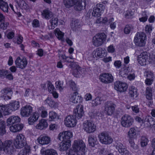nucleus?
<instances>
[{
	"instance_id": "obj_1",
	"label": "nucleus",
	"mask_w": 155,
	"mask_h": 155,
	"mask_svg": "<svg viewBox=\"0 0 155 155\" xmlns=\"http://www.w3.org/2000/svg\"><path fill=\"white\" fill-rule=\"evenodd\" d=\"M20 104L18 101H13L8 104L0 106V111L2 112L5 115H8L18 110Z\"/></svg>"
},
{
	"instance_id": "obj_2",
	"label": "nucleus",
	"mask_w": 155,
	"mask_h": 155,
	"mask_svg": "<svg viewBox=\"0 0 155 155\" xmlns=\"http://www.w3.org/2000/svg\"><path fill=\"white\" fill-rule=\"evenodd\" d=\"M63 3L67 8H70L74 5L75 10L80 11L83 9L82 0H64Z\"/></svg>"
},
{
	"instance_id": "obj_3",
	"label": "nucleus",
	"mask_w": 155,
	"mask_h": 155,
	"mask_svg": "<svg viewBox=\"0 0 155 155\" xmlns=\"http://www.w3.org/2000/svg\"><path fill=\"white\" fill-rule=\"evenodd\" d=\"M146 36L145 34L143 32L137 33L134 37V42L137 46L143 47L145 45Z\"/></svg>"
},
{
	"instance_id": "obj_4",
	"label": "nucleus",
	"mask_w": 155,
	"mask_h": 155,
	"mask_svg": "<svg viewBox=\"0 0 155 155\" xmlns=\"http://www.w3.org/2000/svg\"><path fill=\"white\" fill-rule=\"evenodd\" d=\"M85 143L81 139L74 140L72 145V149L84 154L85 153Z\"/></svg>"
},
{
	"instance_id": "obj_5",
	"label": "nucleus",
	"mask_w": 155,
	"mask_h": 155,
	"mask_svg": "<svg viewBox=\"0 0 155 155\" xmlns=\"http://www.w3.org/2000/svg\"><path fill=\"white\" fill-rule=\"evenodd\" d=\"M106 38L107 36L104 33L97 34L93 38V44L96 47L101 46L106 41Z\"/></svg>"
},
{
	"instance_id": "obj_6",
	"label": "nucleus",
	"mask_w": 155,
	"mask_h": 155,
	"mask_svg": "<svg viewBox=\"0 0 155 155\" xmlns=\"http://www.w3.org/2000/svg\"><path fill=\"white\" fill-rule=\"evenodd\" d=\"M14 144L17 148H22L26 144V139L25 136L22 134H17L14 140Z\"/></svg>"
},
{
	"instance_id": "obj_7",
	"label": "nucleus",
	"mask_w": 155,
	"mask_h": 155,
	"mask_svg": "<svg viewBox=\"0 0 155 155\" xmlns=\"http://www.w3.org/2000/svg\"><path fill=\"white\" fill-rule=\"evenodd\" d=\"M74 61L73 58L72 56L67 57L66 60L65 61V62L72 63L71 65L72 68H75L74 71L73 73L74 74V75L77 76L81 74L82 72V71H84V69L81 68L76 63L74 62ZM76 77L77 76H76Z\"/></svg>"
},
{
	"instance_id": "obj_8",
	"label": "nucleus",
	"mask_w": 155,
	"mask_h": 155,
	"mask_svg": "<svg viewBox=\"0 0 155 155\" xmlns=\"http://www.w3.org/2000/svg\"><path fill=\"white\" fill-rule=\"evenodd\" d=\"M83 130L88 133L94 132L96 130V125L94 123L89 120L84 121L83 124Z\"/></svg>"
},
{
	"instance_id": "obj_9",
	"label": "nucleus",
	"mask_w": 155,
	"mask_h": 155,
	"mask_svg": "<svg viewBox=\"0 0 155 155\" xmlns=\"http://www.w3.org/2000/svg\"><path fill=\"white\" fill-rule=\"evenodd\" d=\"M133 122V118L128 115L125 114L121 118V124L124 127H129L132 125Z\"/></svg>"
},
{
	"instance_id": "obj_10",
	"label": "nucleus",
	"mask_w": 155,
	"mask_h": 155,
	"mask_svg": "<svg viewBox=\"0 0 155 155\" xmlns=\"http://www.w3.org/2000/svg\"><path fill=\"white\" fill-rule=\"evenodd\" d=\"M98 137L100 141L103 144H110L113 141L111 137L105 132H102L99 134Z\"/></svg>"
},
{
	"instance_id": "obj_11",
	"label": "nucleus",
	"mask_w": 155,
	"mask_h": 155,
	"mask_svg": "<svg viewBox=\"0 0 155 155\" xmlns=\"http://www.w3.org/2000/svg\"><path fill=\"white\" fill-rule=\"evenodd\" d=\"M77 123L76 119L73 115H68L66 117L64 120V124L67 127H74Z\"/></svg>"
},
{
	"instance_id": "obj_12",
	"label": "nucleus",
	"mask_w": 155,
	"mask_h": 155,
	"mask_svg": "<svg viewBox=\"0 0 155 155\" xmlns=\"http://www.w3.org/2000/svg\"><path fill=\"white\" fill-rule=\"evenodd\" d=\"M2 150L6 153L11 154L13 151L12 142L11 140H6L3 143Z\"/></svg>"
},
{
	"instance_id": "obj_13",
	"label": "nucleus",
	"mask_w": 155,
	"mask_h": 155,
	"mask_svg": "<svg viewBox=\"0 0 155 155\" xmlns=\"http://www.w3.org/2000/svg\"><path fill=\"white\" fill-rule=\"evenodd\" d=\"M33 112V107L30 105H26L22 107L20 110V114L23 117H29Z\"/></svg>"
},
{
	"instance_id": "obj_14",
	"label": "nucleus",
	"mask_w": 155,
	"mask_h": 155,
	"mask_svg": "<svg viewBox=\"0 0 155 155\" xmlns=\"http://www.w3.org/2000/svg\"><path fill=\"white\" fill-rule=\"evenodd\" d=\"M107 53L104 49L99 48L94 51L92 53L93 57L94 58H102L105 57Z\"/></svg>"
},
{
	"instance_id": "obj_15",
	"label": "nucleus",
	"mask_w": 155,
	"mask_h": 155,
	"mask_svg": "<svg viewBox=\"0 0 155 155\" xmlns=\"http://www.w3.org/2000/svg\"><path fill=\"white\" fill-rule=\"evenodd\" d=\"M15 64L17 68L23 69L27 66L28 62L25 58H21L20 57H18L15 61Z\"/></svg>"
},
{
	"instance_id": "obj_16",
	"label": "nucleus",
	"mask_w": 155,
	"mask_h": 155,
	"mask_svg": "<svg viewBox=\"0 0 155 155\" xmlns=\"http://www.w3.org/2000/svg\"><path fill=\"white\" fill-rule=\"evenodd\" d=\"M73 137L72 133L70 131H63L60 133L58 136L61 141H70L69 139Z\"/></svg>"
},
{
	"instance_id": "obj_17",
	"label": "nucleus",
	"mask_w": 155,
	"mask_h": 155,
	"mask_svg": "<svg viewBox=\"0 0 155 155\" xmlns=\"http://www.w3.org/2000/svg\"><path fill=\"white\" fill-rule=\"evenodd\" d=\"M37 142L39 144L43 145H47L51 142V138L44 134L41 135L37 139Z\"/></svg>"
},
{
	"instance_id": "obj_18",
	"label": "nucleus",
	"mask_w": 155,
	"mask_h": 155,
	"mask_svg": "<svg viewBox=\"0 0 155 155\" xmlns=\"http://www.w3.org/2000/svg\"><path fill=\"white\" fill-rule=\"evenodd\" d=\"M114 85L115 89L120 92L126 91L127 88V84L126 83L120 81L115 82Z\"/></svg>"
},
{
	"instance_id": "obj_19",
	"label": "nucleus",
	"mask_w": 155,
	"mask_h": 155,
	"mask_svg": "<svg viewBox=\"0 0 155 155\" xmlns=\"http://www.w3.org/2000/svg\"><path fill=\"white\" fill-rule=\"evenodd\" d=\"M148 58V53L146 51L143 52L138 56L137 60L138 62L141 65H146Z\"/></svg>"
},
{
	"instance_id": "obj_20",
	"label": "nucleus",
	"mask_w": 155,
	"mask_h": 155,
	"mask_svg": "<svg viewBox=\"0 0 155 155\" xmlns=\"http://www.w3.org/2000/svg\"><path fill=\"white\" fill-rule=\"evenodd\" d=\"M100 79L104 83L111 82L113 80V77L111 74L104 73L100 75Z\"/></svg>"
},
{
	"instance_id": "obj_21",
	"label": "nucleus",
	"mask_w": 155,
	"mask_h": 155,
	"mask_svg": "<svg viewBox=\"0 0 155 155\" xmlns=\"http://www.w3.org/2000/svg\"><path fill=\"white\" fill-rule=\"evenodd\" d=\"M115 105L110 102H107L105 105V110L108 115H111L114 112Z\"/></svg>"
},
{
	"instance_id": "obj_22",
	"label": "nucleus",
	"mask_w": 155,
	"mask_h": 155,
	"mask_svg": "<svg viewBox=\"0 0 155 155\" xmlns=\"http://www.w3.org/2000/svg\"><path fill=\"white\" fill-rule=\"evenodd\" d=\"M73 114L76 118L78 119L81 118L84 114L83 106L81 105H78L74 109Z\"/></svg>"
},
{
	"instance_id": "obj_23",
	"label": "nucleus",
	"mask_w": 155,
	"mask_h": 155,
	"mask_svg": "<svg viewBox=\"0 0 155 155\" xmlns=\"http://www.w3.org/2000/svg\"><path fill=\"white\" fill-rule=\"evenodd\" d=\"M2 97L5 100H7L11 99L12 94V91L9 88L4 89L2 90Z\"/></svg>"
},
{
	"instance_id": "obj_24",
	"label": "nucleus",
	"mask_w": 155,
	"mask_h": 155,
	"mask_svg": "<svg viewBox=\"0 0 155 155\" xmlns=\"http://www.w3.org/2000/svg\"><path fill=\"white\" fill-rule=\"evenodd\" d=\"M21 119L18 116H12L10 117L7 120V126L13 124L15 123H19Z\"/></svg>"
},
{
	"instance_id": "obj_25",
	"label": "nucleus",
	"mask_w": 155,
	"mask_h": 155,
	"mask_svg": "<svg viewBox=\"0 0 155 155\" xmlns=\"http://www.w3.org/2000/svg\"><path fill=\"white\" fill-rule=\"evenodd\" d=\"M48 127V123L45 119H42L39 121V123L35 126L37 129L43 130L46 129Z\"/></svg>"
},
{
	"instance_id": "obj_26",
	"label": "nucleus",
	"mask_w": 155,
	"mask_h": 155,
	"mask_svg": "<svg viewBox=\"0 0 155 155\" xmlns=\"http://www.w3.org/2000/svg\"><path fill=\"white\" fill-rule=\"evenodd\" d=\"M137 130L134 127H131L127 133V137L130 140L137 138Z\"/></svg>"
},
{
	"instance_id": "obj_27",
	"label": "nucleus",
	"mask_w": 155,
	"mask_h": 155,
	"mask_svg": "<svg viewBox=\"0 0 155 155\" xmlns=\"http://www.w3.org/2000/svg\"><path fill=\"white\" fill-rule=\"evenodd\" d=\"M39 114L36 112H35L28 119V121L29 125L33 124L38 119Z\"/></svg>"
},
{
	"instance_id": "obj_28",
	"label": "nucleus",
	"mask_w": 155,
	"mask_h": 155,
	"mask_svg": "<svg viewBox=\"0 0 155 155\" xmlns=\"http://www.w3.org/2000/svg\"><path fill=\"white\" fill-rule=\"evenodd\" d=\"M18 6L21 9H27L29 8L28 5L23 0H14Z\"/></svg>"
},
{
	"instance_id": "obj_29",
	"label": "nucleus",
	"mask_w": 155,
	"mask_h": 155,
	"mask_svg": "<svg viewBox=\"0 0 155 155\" xmlns=\"http://www.w3.org/2000/svg\"><path fill=\"white\" fill-rule=\"evenodd\" d=\"M23 127L22 124H17L10 126V130L13 133L17 132L21 130Z\"/></svg>"
},
{
	"instance_id": "obj_30",
	"label": "nucleus",
	"mask_w": 155,
	"mask_h": 155,
	"mask_svg": "<svg viewBox=\"0 0 155 155\" xmlns=\"http://www.w3.org/2000/svg\"><path fill=\"white\" fill-rule=\"evenodd\" d=\"M135 10L134 8H130L126 11L124 13V16L127 19H132L134 17Z\"/></svg>"
},
{
	"instance_id": "obj_31",
	"label": "nucleus",
	"mask_w": 155,
	"mask_h": 155,
	"mask_svg": "<svg viewBox=\"0 0 155 155\" xmlns=\"http://www.w3.org/2000/svg\"><path fill=\"white\" fill-rule=\"evenodd\" d=\"M43 17L46 19H49L53 16L52 12L48 9L44 10L41 13Z\"/></svg>"
},
{
	"instance_id": "obj_32",
	"label": "nucleus",
	"mask_w": 155,
	"mask_h": 155,
	"mask_svg": "<svg viewBox=\"0 0 155 155\" xmlns=\"http://www.w3.org/2000/svg\"><path fill=\"white\" fill-rule=\"evenodd\" d=\"M78 94V93L77 92H74L70 98V101L75 104L79 102L80 99L81 98V96H77Z\"/></svg>"
},
{
	"instance_id": "obj_33",
	"label": "nucleus",
	"mask_w": 155,
	"mask_h": 155,
	"mask_svg": "<svg viewBox=\"0 0 155 155\" xmlns=\"http://www.w3.org/2000/svg\"><path fill=\"white\" fill-rule=\"evenodd\" d=\"M48 116V120L51 121H55L59 118V116L57 114L53 111L49 112Z\"/></svg>"
},
{
	"instance_id": "obj_34",
	"label": "nucleus",
	"mask_w": 155,
	"mask_h": 155,
	"mask_svg": "<svg viewBox=\"0 0 155 155\" xmlns=\"http://www.w3.org/2000/svg\"><path fill=\"white\" fill-rule=\"evenodd\" d=\"M71 28L74 30L76 31L81 27L80 22L77 19L73 20L71 24Z\"/></svg>"
},
{
	"instance_id": "obj_35",
	"label": "nucleus",
	"mask_w": 155,
	"mask_h": 155,
	"mask_svg": "<svg viewBox=\"0 0 155 155\" xmlns=\"http://www.w3.org/2000/svg\"><path fill=\"white\" fill-rule=\"evenodd\" d=\"M41 152L42 155H58L56 151L53 149H47L45 151L41 150Z\"/></svg>"
},
{
	"instance_id": "obj_36",
	"label": "nucleus",
	"mask_w": 155,
	"mask_h": 155,
	"mask_svg": "<svg viewBox=\"0 0 155 155\" xmlns=\"http://www.w3.org/2000/svg\"><path fill=\"white\" fill-rule=\"evenodd\" d=\"M63 142L62 143V144L60 146V150L61 151H64L67 150L70 147V141L68 140L63 141Z\"/></svg>"
},
{
	"instance_id": "obj_37",
	"label": "nucleus",
	"mask_w": 155,
	"mask_h": 155,
	"mask_svg": "<svg viewBox=\"0 0 155 155\" xmlns=\"http://www.w3.org/2000/svg\"><path fill=\"white\" fill-rule=\"evenodd\" d=\"M58 19L57 18H53L50 21L51 25L49 26V29H54L57 25Z\"/></svg>"
},
{
	"instance_id": "obj_38",
	"label": "nucleus",
	"mask_w": 155,
	"mask_h": 155,
	"mask_svg": "<svg viewBox=\"0 0 155 155\" xmlns=\"http://www.w3.org/2000/svg\"><path fill=\"white\" fill-rule=\"evenodd\" d=\"M129 94L131 97H136L137 96V88L134 86L130 87L129 89Z\"/></svg>"
},
{
	"instance_id": "obj_39",
	"label": "nucleus",
	"mask_w": 155,
	"mask_h": 155,
	"mask_svg": "<svg viewBox=\"0 0 155 155\" xmlns=\"http://www.w3.org/2000/svg\"><path fill=\"white\" fill-rule=\"evenodd\" d=\"M103 99L99 97H96L94 100L92 101V105L93 107L96 106L101 104Z\"/></svg>"
},
{
	"instance_id": "obj_40",
	"label": "nucleus",
	"mask_w": 155,
	"mask_h": 155,
	"mask_svg": "<svg viewBox=\"0 0 155 155\" xmlns=\"http://www.w3.org/2000/svg\"><path fill=\"white\" fill-rule=\"evenodd\" d=\"M54 33L57 38L61 41L63 40L64 33L58 28H56L54 31Z\"/></svg>"
},
{
	"instance_id": "obj_41",
	"label": "nucleus",
	"mask_w": 155,
	"mask_h": 155,
	"mask_svg": "<svg viewBox=\"0 0 155 155\" xmlns=\"http://www.w3.org/2000/svg\"><path fill=\"white\" fill-rule=\"evenodd\" d=\"M108 20L106 17H100L97 18L95 23L97 24L101 23L106 24L107 23Z\"/></svg>"
},
{
	"instance_id": "obj_42",
	"label": "nucleus",
	"mask_w": 155,
	"mask_h": 155,
	"mask_svg": "<svg viewBox=\"0 0 155 155\" xmlns=\"http://www.w3.org/2000/svg\"><path fill=\"white\" fill-rule=\"evenodd\" d=\"M8 5L7 3L3 1L0 2V8L3 12H8Z\"/></svg>"
},
{
	"instance_id": "obj_43",
	"label": "nucleus",
	"mask_w": 155,
	"mask_h": 155,
	"mask_svg": "<svg viewBox=\"0 0 155 155\" xmlns=\"http://www.w3.org/2000/svg\"><path fill=\"white\" fill-rule=\"evenodd\" d=\"M39 112H41V116L43 118H45L48 115L46 109L43 106L41 107L38 108Z\"/></svg>"
},
{
	"instance_id": "obj_44",
	"label": "nucleus",
	"mask_w": 155,
	"mask_h": 155,
	"mask_svg": "<svg viewBox=\"0 0 155 155\" xmlns=\"http://www.w3.org/2000/svg\"><path fill=\"white\" fill-rule=\"evenodd\" d=\"M97 139L96 137L90 136L88 137V142L90 145L94 147L96 144Z\"/></svg>"
},
{
	"instance_id": "obj_45",
	"label": "nucleus",
	"mask_w": 155,
	"mask_h": 155,
	"mask_svg": "<svg viewBox=\"0 0 155 155\" xmlns=\"http://www.w3.org/2000/svg\"><path fill=\"white\" fill-rule=\"evenodd\" d=\"M30 147L28 146H26L20 152L19 155H28L30 151Z\"/></svg>"
},
{
	"instance_id": "obj_46",
	"label": "nucleus",
	"mask_w": 155,
	"mask_h": 155,
	"mask_svg": "<svg viewBox=\"0 0 155 155\" xmlns=\"http://www.w3.org/2000/svg\"><path fill=\"white\" fill-rule=\"evenodd\" d=\"M85 154L79 152L76 150H74L71 149L67 153V155H84Z\"/></svg>"
},
{
	"instance_id": "obj_47",
	"label": "nucleus",
	"mask_w": 155,
	"mask_h": 155,
	"mask_svg": "<svg viewBox=\"0 0 155 155\" xmlns=\"http://www.w3.org/2000/svg\"><path fill=\"white\" fill-rule=\"evenodd\" d=\"M146 96L147 99L151 100L152 98V91L150 87H148L146 90Z\"/></svg>"
},
{
	"instance_id": "obj_48",
	"label": "nucleus",
	"mask_w": 155,
	"mask_h": 155,
	"mask_svg": "<svg viewBox=\"0 0 155 155\" xmlns=\"http://www.w3.org/2000/svg\"><path fill=\"white\" fill-rule=\"evenodd\" d=\"M132 72V69L131 68L129 67H125L124 69V70L122 71L121 72V74L124 75H127L130 74Z\"/></svg>"
},
{
	"instance_id": "obj_49",
	"label": "nucleus",
	"mask_w": 155,
	"mask_h": 155,
	"mask_svg": "<svg viewBox=\"0 0 155 155\" xmlns=\"http://www.w3.org/2000/svg\"><path fill=\"white\" fill-rule=\"evenodd\" d=\"M5 132V123L3 121L0 120V135L4 134Z\"/></svg>"
},
{
	"instance_id": "obj_50",
	"label": "nucleus",
	"mask_w": 155,
	"mask_h": 155,
	"mask_svg": "<svg viewBox=\"0 0 155 155\" xmlns=\"http://www.w3.org/2000/svg\"><path fill=\"white\" fill-rule=\"evenodd\" d=\"M102 12L97 10L94 7L93 8V11L92 12V15L96 17H99L101 15Z\"/></svg>"
},
{
	"instance_id": "obj_51",
	"label": "nucleus",
	"mask_w": 155,
	"mask_h": 155,
	"mask_svg": "<svg viewBox=\"0 0 155 155\" xmlns=\"http://www.w3.org/2000/svg\"><path fill=\"white\" fill-rule=\"evenodd\" d=\"M148 140L146 137L142 136L141 138L140 144L141 147H144L146 146L147 144Z\"/></svg>"
},
{
	"instance_id": "obj_52",
	"label": "nucleus",
	"mask_w": 155,
	"mask_h": 155,
	"mask_svg": "<svg viewBox=\"0 0 155 155\" xmlns=\"http://www.w3.org/2000/svg\"><path fill=\"white\" fill-rule=\"evenodd\" d=\"M47 87L48 91L50 93L53 92L55 90V88L54 85L51 81H48L47 82Z\"/></svg>"
},
{
	"instance_id": "obj_53",
	"label": "nucleus",
	"mask_w": 155,
	"mask_h": 155,
	"mask_svg": "<svg viewBox=\"0 0 155 155\" xmlns=\"http://www.w3.org/2000/svg\"><path fill=\"white\" fill-rule=\"evenodd\" d=\"M133 29V28L132 26L127 25H126L124 29V33L126 34H129Z\"/></svg>"
},
{
	"instance_id": "obj_54",
	"label": "nucleus",
	"mask_w": 155,
	"mask_h": 155,
	"mask_svg": "<svg viewBox=\"0 0 155 155\" xmlns=\"http://www.w3.org/2000/svg\"><path fill=\"white\" fill-rule=\"evenodd\" d=\"M114 19L113 18H111L108 20V22L110 23V27L112 29H114L116 27V23L114 22Z\"/></svg>"
},
{
	"instance_id": "obj_55",
	"label": "nucleus",
	"mask_w": 155,
	"mask_h": 155,
	"mask_svg": "<svg viewBox=\"0 0 155 155\" xmlns=\"http://www.w3.org/2000/svg\"><path fill=\"white\" fill-rule=\"evenodd\" d=\"M56 87L60 91H62L63 89V82L60 81H57L56 82Z\"/></svg>"
},
{
	"instance_id": "obj_56",
	"label": "nucleus",
	"mask_w": 155,
	"mask_h": 155,
	"mask_svg": "<svg viewBox=\"0 0 155 155\" xmlns=\"http://www.w3.org/2000/svg\"><path fill=\"white\" fill-rule=\"evenodd\" d=\"M96 9L102 13L105 9V7L102 4H97L94 7Z\"/></svg>"
},
{
	"instance_id": "obj_57",
	"label": "nucleus",
	"mask_w": 155,
	"mask_h": 155,
	"mask_svg": "<svg viewBox=\"0 0 155 155\" xmlns=\"http://www.w3.org/2000/svg\"><path fill=\"white\" fill-rule=\"evenodd\" d=\"M45 102L51 107H53L55 105V102L50 98H48Z\"/></svg>"
},
{
	"instance_id": "obj_58",
	"label": "nucleus",
	"mask_w": 155,
	"mask_h": 155,
	"mask_svg": "<svg viewBox=\"0 0 155 155\" xmlns=\"http://www.w3.org/2000/svg\"><path fill=\"white\" fill-rule=\"evenodd\" d=\"M69 82L70 86L72 90L74 92H77V88L75 83L72 80L70 81Z\"/></svg>"
},
{
	"instance_id": "obj_59",
	"label": "nucleus",
	"mask_w": 155,
	"mask_h": 155,
	"mask_svg": "<svg viewBox=\"0 0 155 155\" xmlns=\"http://www.w3.org/2000/svg\"><path fill=\"white\" fill-rule=\"evenodd\" d=\"M116 148L120 153H122L123 149L125 148L123 145L120 143H117L116 146Z\"/></svg>"
},
{
	"instance_id": "obj_60",
	"label": "nucleus",
	"mask_w": 155,
	"mask_h": 155,
	"mask_svg": "<svg viewBox=\"0 0 155 155\" xmlns=\"http://www.w3.org/2000/svg\"><path fill=\"white\" fill-rule=\"evenodd\" d=\"M142 17L139 18V20L140 22H145L147 19L148 16L145 12L143 13Z\"/></svg>"
},
{
	"instance_id": "obj_61",
	"label": "nucleus",
	"mask_w": 155,
	"mask_h": 155,
	"mask_svg": "<svg viewBox=\"0 0 155 155\" xmlns=\"http://www.w3.org/2000/svg\"><path fill=\"white\" fill-rule=\"evenodd\" d=\"M107 51L109 53H113L115 52V47L113 45H110L107 47Z\"/></svg>"
},
{
	"instance_id": "obj_62",
	"label": "nucleus",
	"mask_w": 155,
	"mask_h": 155,
	"mask_svg": "<svg viewBox=\"0 0 155 155\" xmlns=\"http://www.w3.org/2000/svg\"><path fill=\"white\" fill-rule=\"evenodd\" d=\"M17 39V41L14 40V42L15 43H17L18 44H20L23 41V38L21 35H18Z\"/></svg>"
},
{
	"instance_id": "obj_63",
	"label": "nucleus",
	"mask_w": 155,
	"mask_h": 155,
	"mask_svg": "<svg viewBox=\"0 0 155 155\" xmlns=\"http://www.w3.org/2000/svg\"><path fill=\"white\" fill-rule=\"evenodd\" d=\"M144 74V75L146 76L147 78H152L153 77V73L150 71H146Z\"/></svg>"
},
{
	"instance_id": "obj_64",
	"label": "nucleus",
	"mask_w": 155,
	"mask_h": 155,
	"mask_svg": "<svg viewBox=\"0 0 155 155\" xmlns=\"http://www.w3.org/2000/svg\"><path fill=\"white\" fill-rule=\"evenodd\" d=\"M152 30V28L151 25H147L145 28V30L147 33H150Z\"/></svg>"
}]
</instances>
